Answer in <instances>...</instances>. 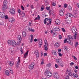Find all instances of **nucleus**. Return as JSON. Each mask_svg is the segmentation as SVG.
I'll list each match as a JSON object with an SVG mask.
<instances>
[{"label": "nucleus", "mask_w": 79, "mask_h": 79, "mask_svg": "<svg viewBox=\"0 0 79 79\" xmlns=\"http://www.w3.org/2000/svg\"><path fill=\"white\" fill-rule=\"evenodd\" d=\"M71 31L73 34L75 33V35L74 36V39L76 40L77 37V33L76 32L77 31V29H76V27H72Z\"/></svg>", "instance_id": "nucleus-1"}, {"label": "nucleus", "mask_w": 79, "mask_h": 79, "mask_svg": "<svg viewBox=\"0 0 79 79\" xmlns=\"http://www.w3.org/2000/svg\"><path fill=\"white\" fill-rule=\"evenodd\" d=\"M20 57H18V61L16 62L15 66L16 68H18L20 65Z\"/></svg>", "instance_id": "nucleus-2"}, {"label": "nucleus", "mask_w": 79, "mask_h": 79, "mask_svg": "<svg viewBox=\"0 0 79 79\" xmlns=\"http://www.w3.org/2000/svg\"><path fill=\"white\" fill-rule=\"evenodd\" d=\"M66 17L65 18V20H68L69 17H70L71 18H73V16L71 14L68 13H67V15H66Z\"/></svg>", "instance_id": "nucleus-3"}, {"label": "nucleus", "mask_w": 79, "mask_h": 79, "mask_svg": "<svg viewBox=\"0 0 79 79\" xmlns=\"http://www.w3.org/2000/svg\"><path fill=\"white\" fill-rule=\"evenodd\" d=\"M9 12L11 15H14L15 13V10L13 8H11Z\"/></svg>", "instance_id": "nucleus-4"}, {"label": "nucleus", "mask_w": 79, "mask_h": 79, "mask_svg": "<svg viewBox=\"0 0 79 79\" xmlns=\"http://www.w3.org/2000/svg\"><path fill=\"white\" fill-rule=\"evenodd\" d=\"M34 68V63H32L30 64L29 66V68L30 69L32 70Z\"/></svg>", "instance_id": "nucleus-5"}, {"label": "nucleus", "mask_w": 79, "mask_h": 79, "mask_svg": "<svg viewBox=\"0 0 79 79\" xmlns=\"http://www.w3.org/2000/svg\"><path fill=\"white\" fill-rule=\"evenodd\" d=\"M46 76L47 78H49L52 76V73L48 72L46 74Z\"/></svg>", "instance_id": "nucleus-6"}, {"label": "nucleus", "mask_w": 79, "mask_h": 79, "mask_svg": "<svg viewBox=\"0 0 79 79\" xmlns=\"http://www.w3.org/2000/svg\"><path fill=\"white\" fill-rule=\"evenodd\" d=\"M2 9L3 11H5L8 8L7 5H3L2 6Z\"/></svg>", "instance_id": "nucleus-7"}, {"label": "nucleus", "mask_w": 79, "mask_h": 79, "mask_svg": "<svg viewBox=\"0 0 79 79\" xmlns=\"http://www.w3.org/2000/svg\"><path fill=\"white\" fill-rule=\"evenodd\" d=\"M11 44H12L13 47H16V43L15 40H11Z\"/></svg>", "instance_id": "nucleus-8"}, {"label": "nucleus", "mask_w": 79, "mask_h": 79, "mask_svg": "<svg viewBox=\"0 0 79 79\" xmlns=\"http://www.w3.org/2000/svg\"><path fill=\"white\" fill-rule=\"evenodd\" d=\"M34 37V36L32 35H31L29 37V40H30V42L31 43H32V41L33 40V37Z\"/></svg>", "instance_id": "nucleus-9"}, {"label": "nucleus", "mask_w": 79, "mask_h": 79, "mask_svg": "<svg viewBox=\"0 0 79 79\" xmlns=\"http://www.w3.org/2000/svg\"><path fill=\"white\" fill-rule=\"evenodd\" d=\"M8 63L10 66H13L15 64V62L13 61H8Z\"/></svg>", "instance_id": "nucleus-10"}, {"label": "nucleus", "mask_w": 79, "mask_h": 79, "mask_svg": "<svg viewBox=\"0 0 79 79\" xmlns=\"http://www.w3.org/2000/svg\"><path fill=\"white\" fill-rule=\"evenodd\" d=\"M9 21L10 23H14L15 21V19L14 18H10L9 19Z\"/></svg>", "instance_id": "nucleus-11"}, {"label": "nucleus", "mask_w": 79, "mask_h": 79, "mask_svg": "<svg viewBox=\"0 0 79 79\" xmlns=\"http://www.w3.org/2000/svg\"><path fill=\"white\" fill-rule=\"evenodd\" d=\"M5 16V14L4 12H0V17H1V18H3Z\"/></svg>", "instance_id": "nucleus-12"}, {"label": "nucleus", "mask_w": 79, "mask_h": 79, "mask_svg": "<svg viewBox=\"0 0 79 79\" xmlns=\"http://www.w3.org/2000/svg\"><path fill=\"white\" fill-rule=\"evenodd\" d=\"M35 55L36 58H38L39 56V51L38 50H36L35 52Z\"/></svg>", "instance_id": "nucleus-13"}, {"label": "nucleus", "mask_w": 79, "mask_h": 79, "mask_svg": "<svg viewBox=\"0 0 79 79\" xmlns=\"http://www.w3.org/2000/svg\"><path fill=\"white\" fill-rule=\"evenodd\" d=\"M53 76L55 79H58L59 78V77H58V75L55 73H53Z\"/></svg>", "instance_id": "nucleus-14"}, {"label": "nucleus", "mask_w": 79, "mask_h": 79, "mask_svg": "<svg viewBox=\"0 0 79 79\" xmlns=\"http://www.w3.org/2000/svg\"><path fill=\"white\" fill-rule=\"evenodd\" d=\"M9 50L11 55H13V48L10 47L9 48Z\"/></svg>", "instance_id": "nucleus-15"}, {"label": "nucleus", "mask_w": 79, "mask_h": 79, "mask_svg": "<svg viewBox=\"0 0 79 79\" xmlns=\"http://www.w3.org/2000/svg\"><path fill=\"white\" fill-rule=\"evenodd\" d=\"M59 14L60 16H64V12H63V11L62 10H60V11Z\"/></svg>", "instance_id": "nucleus-16"}, {"label": "nucleus", "mask_w": 79, "mask_h": 79, "mask_svg": "<svg viewBox=\"0 0 79 79\" xmlns=\"http://www.w3.org/2000/svg\"><path fill=\"white\" fill-rule=\"evenodd\" d=\"M21 40H22V39L21 38V37L20 35H19L18 37V43H21Z\"/></svg>", "instance_id": "nucleus-17"}, {"label": "nucleus", "mask_w": 79, "mask_h": 79, "mask_svg": "<svg viewBox=\"0 0 79 79\" xmlns=\"http://www.w3.org/2000/svg\"><path fill=\"white\" fill-rule=\"evenodd\" d=\"M55 23L56 25H60V20L58 19H56L55 21Z\"/></svg>", "instance_id": "nucleus-18"}, {"label": "nucleus", "mask_w": 79, "mask_h": 79, "mask_svg": "<svg viewBox=\"0 0 79 79\" xmlns=\"http://www.w3.org/2000/svg\"><path fill=\"white\" fill-rule=\"evenodd\" d=\"M71 21L69 20H65V23L66 24H70L71 23Z\"/></svg>", "instance_id": "nucleus-19"}, {"label": "nucleus", "mask_w": 79, "mask_h": 79, "mask_svg": "<svg viewBox=\"0 0 79 79\" xmlns=\"http://www.w3.org/2000/svg\"><path fill=\"white\" fill-rule=\"evenodd\" d=\"M73 37L74 38V36H72L71 35H68L67 36V39H68L69 40V39H72V40H73V39H74V38H73Z\"/></svg>", "instance_id": "nucleus-20"}, {"label": "nucleus", "mask_w": 79, "mask_h": 79, "mask_svg": "<svg viewBox=\"0 0 79 79\" xmlns=\"http://www.w3.org/2000/svg\"><path fill=\"white\" fill-rule=\"evenodd\" d=\"M28 53H29V50H28L27 52L25 53L24 56V58H27V55H28Z\"/></svg>", "instance_id": "nucleus-21"}, {"label": "nucleus", "mask_w": 79, "mask_h": 79, "mask_svg": "<svg viewBox=\"0 0 79 79\" xmlns=\"http://www.w3.org/2000/svg\"><path fill=\"white\" fill-rule=\"evenodd\" d=\"M67 43L70 44V45H73V42H71V40H70L68 39L67 40Z\"/></svg>", "instance_id": "nucleus-22"}, {"label": "nucleus", "mask_w": 79, "mask_h": 79, "mask_svg": "<svg viewBox=\"0 0 79 79\" xmlns=\"http://www.w3.org/2000/svg\"><path fill=\"white\" fill-rule=\"evenodd\" d=\"M53 30L56 31H60L59 27H56V28H54Z\"/></svg>", "instance_id": "nucleus-23"}, {"label": "nucleus", "mask_w": 79, "mask_h": 79, "mask_svg": "<svg viewBox=\"0 0 79 79\" xmlns=\"http://www.w3.org/2000/svg\"><path fill=\"white\" fill-rule=\"evenodd\" d=\"M5 74L6 76H10V71L8 70H6L5 72Z\"/></svg>", "instance_id": "nucleus-24"}, {"label": "nucleus", "mask_w": 79, "mask_h": 79, "mask_svg": "<svg viewBox=\"0 0 79 79\" xmlns=\"http://www.w3.org/2000/svg\"><path fill=\"white\" fill-rule=\"evenodd\" d=\"M27 34L26 33V32L25 31H23L22 32V35L23 37H26V35Z\"/></svg>", "instance_id": "nucleus-25"}, {"label": "nucleus", "mask_w": 79, "mask_h": 79, "mask_svg": "<svg viewBox=\"0 0 79 79\" xmlns=\"http://www.w3.org/2000/svg\"><path fill=\"white\" fill-rule=\"evenodd\" d=\"M39 45V47H40V48H41V46H42V40H40Z\"/></svg>", "instance_id": "nucleus-26"}, {"label": "nucleus", "mask_w": 79, "mask_h": 79, "mask_svg": "<svg viewBox=\"0 0 79 79\" xmlns=\"http://www.w3.org/2000/svg\"><path fill=\"white\" fill-rule=\"evenodd\" d=\"M3 5H8V2L6 0H5L3 2Z\"/></svg>", "instance_id": "nucleus-27"}, {"label": "nucleus", "mask_w": 79, "mask_h": 79, "mask_svg": "<svg viewBox=\"0 0 79 79\" xmlns=\"http://www.w3.org/2000/svg\"><path fill=\"white\" fill-rule=\"evenodd\" d=\"M28 29L31 32H34L35 31L34 29H32V28H31L29 27L28 28Z\"/></svg>", "instance_id": "nucleus-28"}, {"label": "nucleus", "mask_w": 79, "mask_h": 79, "mask_svg": "<svg viewBox=\"0 0 79 79\" xmlns=\"http://www.w3.org/2000/svg\"><path fill=\"white\" fill-rule=\"evenodd\" d=\"M54 46L55 47H56V48H57L58 47H60V44L58 43H56V44H54Z\"/></svg>", "instance_id": "nucleus-29"}, {"label": "nucleus", "mask_w": 79, "mask_h": 79, "mask_svg": "<svg viewBox=\"0 0 79 79\" xmlns=\"http://www.w3.org/2000/svg\"><path fill=\"white\" fill-rule=\"evenodd\" d=\"M68 74L70 76H72V73L71 72V71L70 70L68 71Z\"/></svg>", "instance_id": "nucleus-30"}, {"label": "nucleus", "mask_w": 79, "mask_h": 79, "mask_svg": "<svg viewBox=\"0 0 79 79\" xmlns=\"http://www.w3.org/2000/svg\"><path fill=\"white\" fill-rule=\"evenodd\" d=\"M37 19H38V20H40V15H38V18L37 17H36L34 19V21H36V20H37Z\"/></svg>", "instance_id": "nucleus-31"}, {"label": "nucleus", "mask_w": 79, "mask_h": 79, "mask_svg": "<svg viewBox=\"0 0 79 79\" xmlns=\"http://www.w3.org/2000/svg\"><path fill=\"white\" fill-rule=\"evenodd\" d=\"M49 15H52V16H54V14H53V11H52V10H49Z\"/></svg>", "instance_id": "nucleus-32"}, {"label": "nucleus", "mask_w": 79, "mask_h": 79, "mask_svg": "<svg viewBox=\"0 0 79 79\" xmlns=\"http://www.w3.org/2000/svg\"><path fill=\"white\" fill-rule=\"evenodd\" d=\"M47 21H48V18H46L44 20V23L45 24H47Z\"/></svg>", "instance_id": "nucleus-33"}, {"label": "nucleus", "mask_w": 79, "mask_h": 79, "mask_svg": "<svg viewBox=\"0 0 79 79\" xmlns=\"http://www.w3.org/2000/svg\"><path fill=\"white\" fill-rule=\"evenodd\" d=\"M7 44L9 45H10L11 44V40H8L7 41Z\"/></svg>", "instance_id": "nucleus-34"}, {"label": "nucleus", "mask_w": 79, "mask_h": 79, "mask_svg": "<svg viewBox=\"0 0 79 79\" xmlns=\"http://www.w3.org/2000/svg\"><path fill=\"white\" fill-rule=\"evenodd\" d=\"M60 60H61V59H57L56 60V61L57 63H60Z\"/></svg>", "instance_id": "nucleus-35"}, {"label": "nucleus", "mask_w": 79, "mask_h": 79, "mask_svg": "<svg viewBox=\"0 0 79 79\" xmlns=\"http://www.w3.org/2000/svg\"><path fill=\"white\" fill-rule=\"evenodd\" d=\"M44 43H45V45H48V43L47 42V41L46 40H44Z\"/></svg>", "instance_id": "nucleus-36"}, {"label": "nucleus", "mask_w": 79, "mask_h": 79, "mask_svg": "<svg viewBox=\"0 0 79 79\" xmlns=\"http://www.w3.org/2000/svg\"><path fill=\"white\" fill-rule=\"evenodd\" d=\"M68 9H69V10H72V8L71 7V6H68Z\"/></svg>", "instance_id": "nucleus-37"}, {"label": "nucleus", "mask_w": 79, "mask_h": 79, "mask_svg": "<svg viewBox=\"0 0 79 79\" xmlns=\"http://www.w3.org/2000/svg\"><path fill=\"white\" fill-rule=\"evenodd\" d=\"M48 45H44V46L45 49V50H46V51H47V50H48Z\"/></svg>", "instance_id": "nucleus-38"}, {"label": "nucleus", "mask_w": 79, "mask_h": 79, "mask_svg": "<svg viewBox=\"0 0 79 79\" xmlns=\"http://www.w3.org/2000/svg\"><path fill=\"white\" fill-rule=\"evenodd\" d=\"M44 8H45L44 7V6L43 5L42 6L41 8V11H43V10H44Z\"/></svg>", "instance_id": "nucleus-39"}, {"label": "nucleus", "mask_w": 79, "mask_h": 79, "mask_svg": "<svg viewBox=\"0 0 79 79\" xmlns=\"http://www.w3.org/2000/svg\"><path fill=\"white\" fill-rule=\"evenodd\" d=\"M4 18L5 19H8V15H5L4 16Z\"/></svg>", "instance_id": "nucleus-40"}, {"label": "nucleus", "mask_w": 79, "mask_h": 79, "mask_svg": "<svg viewBox=\"0 0 79 79\" xmlns=\"http://www.w3.org/2000/svg\"><path fill=\"white\" fill-rule=\"evenodd\" d=\"M22 17H24L25 16V13L24 12H23L22 14Z\"/></svg>", "instance_id": "nucleus-41"}, {"label": "nucleus", "mask_w": 79, "mask_h": 79, "mask_svg": "<svg viewBox=\"0 0 79 79\" xmlns=\"http://www.w3.org/2000/svg\"><path fill=\"white\" fill-rule=\"evenodd\" d=\"M56 52L55 51H52V53L53 54V55H55L56 53Z\"/></svg>", "instance_id": "nucleus-42"}, {"label": "nucleus", "mask_w": 79, "mask_h": 79, "mask_svg": "<svg viewBox=\"0 0 79 79\" xmlns=\"http://www.w3.org/2000/svg\"><path fill=\"white\" fill-rule=\"evenodd\" d=\"M49 25H51V23H52V19H49Z\"/></svg>", "instance_id": "nucleus-43"}, {"label": "nucleus", "mask_w": 79, "mask_h": 79, "mask_svg": "<svg viewBox=\"0 0 79 79\" xmlns=\"http://www.w3.org/2000/svg\"><path fill=\"white\" fill-rule=\"evenodd\" d=\"M67 4L65 3L64 5V8H67Z\"/></svg>", "instance_id": "nucleus-44"}, {"label": "nucleus", "mask_w": 79, "mask_h": 79, "mask_svg": "<svg viewBox=\"0 0 79 79\" xmlns=\"http://www.w3.org/2000/svg\"><path fill=\"white\" fill-rule=\"evenodd\" d=\"M61 30H62V31L64 32H66V30H65V29H64V28H62Z\"/></svg>", "instance_id": "nucleus-45"}, {"label": "nucleus", "mask_w": 79, "mask_h": 79, "mask_svg": "<svg viewBox=\"0 0 79 79\" xmlns=\"http://www.w3.org/2000/svg\"><path fill=\"white\" fill-rule=\"evenodd\" d=\"M59 65L60 66H62V67L64 66L63 64L62 63H60Z\"/></svg>", "instance_id": "nucleus-46"}, {"label": "nucleus", "mask_w": 79, "mask_h": 79, "mask_svg": "<svg viewBox=\"0 0 79 79\" xmlns=\"http://www.w3.org/2000/svg\"><path fill=\"white\" fill-rule=\"evenodd\" d=\"M58 54H59V56L61 57V56H63V55H62L61 54V53H60V52L58 53Z\"/></svg>", "instance_id": "nucleus-47"}, {"label": "nucleus", "mask_w": 79, "mask_h": 79, "mask_svg": "<svg viewBox=\"0 0 79 79\" xmlns=\"http://www.w3.org/2000/svg\"><path fill=\"white\" fill-rule=\"evenodd\" d=\"M73 17H74V18H76L77 17V14H74V15H73Z\"/></svg>", "instance_id": "nucleus-48"}, {"label": "nucleus", "mask_w": 79, "mask_h": 79, "mask_svg": "<svg viewBox=\"0 0 79 79\" xmlns=\"http://www.w3.org/2000/svg\"><path fill=\"white\" fill-rule=\"evenodd\" d=\"M56 33L55 32H54L53 33V36L54 37H55V36H56Z\"/></svg>", "instance_id": "nucleus-49"}, {"label": "nucleus", "mask_w": 79, "mask_h": 79, "mask_svg": "<svg viewBox=\"0 0 79 79\" xmlns=\"http://www.w3.org/2000/svg\"><path fill=\"white\" fill-rule=\"evenodd\" d=\"M51 66V64H48L47 65V67H50V66Z\"/></svg>", "instance_id": "nucleus-50"}, {"label": "nucleus", "mask_w": 79, "mask_h": 79, "mask_svg": "<svg viewBox=\"0 0 79 79\" xmlns=\"http://www.w3.org/2000/svg\"><path fill=\"white\" fill-rule=\"evenodd\" d=\"M21 10L19 9H18V13H21Z\"/></svg>", "instance_id": "nucleus-51"}, {"label": "nucleus", "mask_w": 79, "mask_h": 79, "mask_svg": "<svg viewBox=\"0 0 79 79\" xmlns=\"http://www.w3.org/2000/svg\"><path fill=\"white\" fill-rule=\"evenodd\" d=\"M73 57L74 58V60H77V58L76 57V56H73Z\"/></svg>", "instance_id": "nucleus-52"}, {"label": "nucleus", "mask_w": 79, "mask_h": 79, "mask_svg": "<svg viewBox=\"0 0 79 79\" xmlns=\"http://www.w3.org/2000/svg\"><path fill=\"white\" fill-rule=\"evenodd\" d=\"M74 64V63L72 62L70 63V66H73V65Z\"/></svg>", "instance_id": "nucleus-53"}, {"label": "nucleus", "mask_w": 79, "mask_h": 79, "mask_svg": "<svg viewBox=\"0 0 79 79\" xmlns=\"http://www.w3.org/2000/svg\"><path fill=\"white\" fill-rule=\"evenodd\" d=\"M21 8L22 10H24V7H23V6H21Z\"/></svg>", "instance_id": "nucleus-54"}, {"label": "nucleus", "mask_w": 79, "mask_h": 79, "mask_svg": "<svg viewBox=\"0 0 79 79\" xmlns=\"http://www.w3.org/2000/svg\"><path fill=\"white\" fill-rule=\"evenodd\" d=\"M52 5V6H55L56 5V4L55 3L53 2Z\"/></svg>", "instance_id": "nucleus-55"}, {"label": "nucleus", "mask_w": 79, "mask_h": 79, "mask_svg": "<svg viewBox=\"0 0 79 79\" xmlns=\"http://www.w3.org/2000/svg\"><path fill=\"white\" fill-rule=\"evenodd\" d=\"M44 56H47V53H44Z\"/></svg>", "instance_id": "nucleus-56"}, {"label": "nucleus", "mask_w": 79, "mask_h": 79, "mask_svg": "<svg viewBox=\"0 0 79 79\" xmlns=\"http://www.w3.org/2000/svg\"><path fill=\"white\" fill-rule=\"evenodd\" d=\"M59 39H61V38H62V36L61 35H59Z\"/></svg>", "instance_id": "nucleus-57"}, {"label": "nucleus", "mask_w": 79, "mask_h": 79, "mask_svg": "<svg viewBox=\"0 0 79 79\" xmlns=\"http://www.w3.org/2000/svg\"><path fill=\"white\" fill-rule=\"evenodd\" d=\"M55 67L56 68H58V66L56 64H55Z\"/></svg>", "instance_id": "nucleus-58"}, {"label": "nucleus", "mask_w": 79, "mask_h": 79, "mask_svg": "<svg viewBox=\"0 0 79 79\" xmlns=\"http://www.w3.org/2000/svg\"><path fill=\"white\" fill-rule=\"evenodd\" d=\"M64 49L65 50H68L66 46L64 47Z\"/></svg>", "instance_id": "nucleus-59"}, {"label": "nucleus", "mask_w": 79, "mask_h": 79, "mask_svg": "<svg viewBox=\"0 0 79 79\" xmlns=\"http://www.w3.org/2000/svg\"><path fill=\"white\" fill-rule=\"evenodd\" d=\"M78 45V43L77 42H76V43L75 44V47H77Z\"/></svg>", "instance_id": "nucleus-60"}, {"label": "nucleus", "mask_w": 79, "mask_h": 79, "mask_svg": "<svg viewBox=\"0 0 79 79\" xmlns=\"http://www.w3.org/2000/svg\"><path fill=\"white\" fill-rule=\"evenodd\" d=\"M46 9H47V10H50V6L46 7Z\"/></svg>", "instance_id": "nucleus-61"}, {"label": "nucleus", "mask_w": 79, "mask_h": 79, "mask_svg": "<svg viewBox=\"0 0 79 79\" xmlns=\"http://www.w3.org/2000/svg\"><path fill=\"white\" fill-rule=\"evenodd\" d=\"M31 9H34V6H33V5H31Z\"/></svg>", "instance_id": "nucleus-62"}, {"label": "nucleus", "mask_w": 79, "mask_h": 79, "mask_svg": "<svg viewBox=\"0 0 79 79\" xmlns=\"http://www.w3.org/2000/svg\"><path fill=\"white\" fill-rule=\"evenodd\" d=\"M77 6L79 8V3H77Z\"/></svg>", "instance_id": "nucleus-63"}, {"label": "nucleus", "mask_w": 79, "mask_h": 79, "mask_svg": "<svg viewBox=\"0 0 79 79\" xmlns=\"http://www.w3.org/2000/svg\"><path fill=\"white\" fill-rule=\"evenodd\" d=\"M77 6L79 8V3H77Z\"/></svg>", "instance_id": "nucleus-64"}]
</instances>
